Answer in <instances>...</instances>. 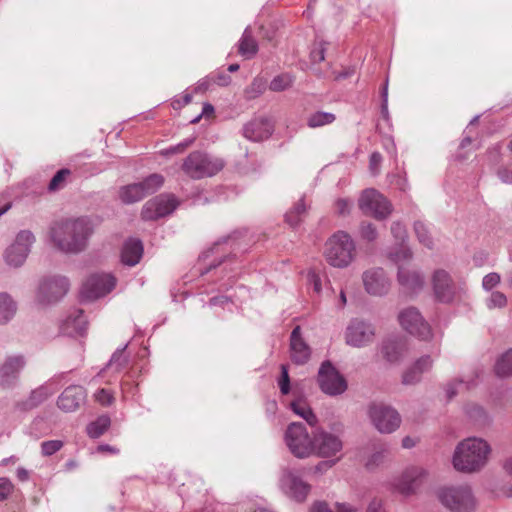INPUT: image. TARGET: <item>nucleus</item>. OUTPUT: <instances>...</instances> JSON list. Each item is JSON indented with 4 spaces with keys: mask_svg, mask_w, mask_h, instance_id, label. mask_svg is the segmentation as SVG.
I'll return each instance as SVG.
<instances>
[{
    "mask_svg": "<svg viewBox=\"0 0 512 512\" xmlns=\"http://www.w3.org/2000/svg\"><path fill=\"white\" fill-rule=\"evenodd\" d=\"M508 303L506 295L501 291H493L485 300V305L489 310L502 309Z\"/></svg>",
    "mask_w": 512,
    "mask_h": 512,
    "instance_id": "obj_44",
    "label": "nucleus"
},
{
    "mask_svg": "<svg viewBox=\"0 0 512 512\" xmlns=\"http://www.w3.org/2000/svg\"><path fill=\"white\" fill-rule=\"evenodd\" d=\"M406 351L405 344L398 340H387L382 345V354L390 363L399 362Z\"/></svg>",
    "mask_w": 512,
    "mask_h": 512,
    "instance_id": "obj_30",
    "label": "nucleus"
},
{
    "mask_svg": "<svg viewBox=\"0 0 512 512\" xmlns=\"http://www.w3.org/2000/svg\"><path fill=\"white\" fill-rule=\"evenodd\" d=\"M491 446L482 438L470 437L459 442L454 450L452 464L456 471L473 474L487 465Z\"/></svg>",
    "mask_w": 512,
    "mask_h": 512,
    "instance_id": "obj_2",
    "label": "nucleus"
},
{
    "mask_svg": "<svg viewBox=\"0 0 512 512\" xmlns=\"http://www.w3.org/2000/svg\"><path fill=\"white\" fill-rule=\"evenodd\" d=\"M17 303L12 296L6 292L0 293V325L11 321L17 312Z\"/></svg>",
    "mask_w": 512,
    "mask_h": 512,
    "instance_id": "obj_31",
    "label": "nucleus"
},
{
    "mask_svg": "<svg viewBox=\"0 0 512 512\" xmlns=\"http://www.w3.org/2000/svg\"><path fill=\"white\" fill-rule=\"evenodd\" d=\"M382 161V156L378 152H374L370 156L369 160V168L373 174H377L379 172V167Z\"/></svg>",
    "mask_w": 512,
    "mask_h": 512,
    "instance_id": "obj_57",
    "label": "nucleus"
},
{
    "mask_svg": "<svg viewBox=\"0 0 512 512\" xmlns=\"http://www.w3.org/2000/svg\"><path fill=\"white\" fill-rule=\"evenodd\" d=\"M366 512H386L383 501L377 498L372 499L368 504Z\"/></svg>",
    "mask_w": 512,
    "mask_h": 512,
    "instance_id": "obj_60",
    "label": "nucleus"
},
{
    "mask_svg": "<svg viewBox=\"0 0 512 512\" xmlns=\"http://www.w3.org/2000/svg\"><path fill=\"white\" fill-rule=\"evenodd\" d=\"M388 453V450L387 449H381L380 451H376L375 453H373L370 458L368 459L367 463H366V466L369 468V469H373L374 467L378 466L379 464H381L386 456V454Z\"/></svg>",
    "mask_w": 512,
    "mask_h": 512,
    "instance_id": "obj_55",
    "label": "nucleus"
},
{
    "mask_svg": "<svg viewBox=\"0 0 512 512\" xmlns=\"http://www.w3.org/2000/svg\"><path fill=\"white\" fill-rule=\"evenodd\" d=\"M432 284L435 297L438 301L442 303H450L454 300L456 288L447 271L443 269L436 270L432 277Z\"/></svg>",
    "mask_w": 512,
    "mask_h": 512,
    "instance_id": "obj_19",
    "label": "nucleus"
},
{
    "mask_svg": "<svg viewBox=\"0 0 512 512\" xmlns=\"http://www.w3.org/2000/svg\"><path fill=\"white\" fill-rule=\"evenodd\" d=\"M498 175L504 183H512V169L501 168L498 171Z\"/></svg>",
    "mask_w": 512,
    "mask_h": 512,
    "instance_id": "obj_63",
    "label": "nucleus"
},
{
    "mask_svg": "<svg viewBox=\"0 0 512 512\" xmlns=\"http://www.w3.org/2000/svg\"><path fill=\"white\" fill-rule=\"evenodd\" d=\"M88 322L84 312L80 309L72 311L62 322L60 329L64 335L78 337L85 335Z\"/></svg>",
    "mask_w": 512,
    "mask_h": 512,
    "instance_id": "obj_27",
    "label": "nucleus"
},
{
    "mask_svg": "<svg viewBox=\"0 0 512 512\" xmlns=\"http://www.w3.org/2000/svg\"><path fill=\"white\" fill-rule=\"evenodd\" d=\"M95 400L101 405H110L113 401L112 394L106 389H100L95 393Z\"/></svg>",
    "mask_w": 512,
    "mask_h": 512,
    "instance_id": "obj_56",
    "label": "nucleus"
},
{
    "mask_svg": "<svg viewBox=\"0 0 512 512\" xmlns=\"http://www.w3.org/2000/svg\"><path fill=\"white\" fill-rule=\"evenodd\" d=\"M397 282L405 293L416 294L421 291L424 286V277L415 269L399 266Z\"/></svg>",
    "mask_w": 512,
    "mask_h": 512,
    "instance_id": "obj_23",
    "label": "nucleus"
},
{
    "mask_svg": "<svg viewBox=\"0 0 512 512\" xmlns=\"http://www.w3.org/2000/svg\"><path fill=\"white\" fill-rule=\"evenodd\" d=\"M63 447V442L60 440L44 441L41 444V452L44 456H51Z\"/></svg>",
    "mask_w": 512,
    "mask_h": 512,
    "instance_id": "obj_47",
    "label": "nucleus"
},
{
    "mask_svg": "<svg viewBox=\"0 0 512 512\" xmlns=\"http://www.w3.org/2000/svg\"><path fill=\"white\" fill-rule=\"evenodd\" d=\"M278 385L283 395H287L290 392V377L285 364L281 365V376L278 380Z\"/></svg>",
    "mask_w": 512,
    "mask_h": 512,
    "instance_id": "obj_50",
    "label": "nucleus"
},
{
    "mask_svg": "<svg viewBox=\"0 0 512 512\" xmlns=\"http://www.w3.org/2000/svg\"><path fill=\"white\" fill-rule=\"evenodd\" d=\"M391 233L396 240L401 242L407 238L406 228L400 221H395L391 224Z\"/></svg>",
    "mask_w": 512,
    "mask_h": 512,
    "instance_id": "obj_54",
    "label": "nucleus"
},
{
    "mask_svg": "<svg viewBox=\"0 0 512 512\" xmlns=\"http://www.w3.org/2000/svg\"><path fill=\"white\" fill-rule=\"evenodd\" d=\"M71 171L69 169L59 170L50 180L48 190L50 192H56L63 189L66 185V180L70 176Z\"/></svg>",
    "mask_w": 512,
    "mask_h": 512,
    "instance_id": "obj_43",
    "label": "nucleus"
},
{
    "mask_svg": "<svg viewBox=\"0 0 512 512\" xmlns=\"http://www.w3.org/2000/svg\"><path fill=\"white\" fill-rule=\"evenodd\" d=\"M437 498L451 512H474L476 499L468 485L440 488Z\"/></svg>",
    "mask_w": 512,
    "mask_h": 512,
    "instance_id": "obj_4",
    "label": "nucleus"
},
{
    "mask_svg": "<svg viewBox=\"0 0 512 512\" xmlns=\"http://www.w3.org/2000/svg\"><path fill=\"white\" fill-rule=\"evenodd\" d=\"M238 52L246 59L253 58L258 52V44L253 37L252 30L247 27L239 41Z\"/></svg>",
    "mask_w": 512,
    "mask_h": 512,
    "instance_id": "obj_32",
    "label": "nucleus"
},
{
    "mask_svg": "<svg viewBox=\"0 0 512 512\" xmlns=\"http://www.w3.org/2000/svg\"><path fill=\"white\" fill-rule=\"evenodd\" d=\"M470 383H471V381L466 382V385H465L466 389H468L470 387ZM464 384H465V382L462 379L455 380V381L449 383L446 387L447 398L452 399L455 395H457L458 387L464 388Z\"/></svg>",
    "mask_w": 512,
    "mask_h": 512,
    "instance_id": "obj_52",
    "label": "nucleus"
},
{
    "mask_svg": "<svg viewBox=\"0 0 512 512\" xmlns=\"http://www.w3.org/2000/svg\"><path fill=\"white\" fill-rule=\"evenodd\" d=\"M292 411L303 418L310 426L314 427L318 423V418L304 399H297L291 402Z\"/></svg>",
    "mask_w": 512,
    "mask_h": 512,
    "instance_id": "obj_33",
    "label": "nucleus"
},
{
    "mask_svg": "<svg viewBox=\"0 0 512 512\" xmlns=\"http://www.w3.org/2000/svg\"><path fill=\"white\" fill-rule=\"evenodd\" d=\"M56 391V384L53 381H48L34 389L26 400L17 402L16 408L20 411L32 410L55 394Z\"/></svg>",
    "mask_w": 512,
    "mask_h": 512,
    "instance_id": "obj_24",
    "label": "nucleus"
},
{
    "mask_svg": "<svg viewBox=\"0 0 512 512\" xmlns=\"http://www.w3.org/2000/svg\"><path fill=\"white\" fill-rule=\"evenodd\" d=\"M212 83L219 86H227L231 82V77L225 72H218L215 76H210Z\"/></svg>",
    "mask_w": 512,
    "mask_h": 512,
    "instance_id": "obj_58",
    "label": "nucleus"
},
{
    "mask_svg": "<svg viewBox=\"0 0 512 512\" xmlns=\"http://www.w3.org/2000/svg\"><path fill=\"white\" fill-rule=\"evenodd\" d=\"M273 126L268 119H253L243 127V136L254 142L262 141L270 137Z\"/></svg>",
    "mask_w": 512,
    "mask_h": 512,
    "instance_id": "obj_28",
    "label": "nucleus"
},
{
    "mask_svg": "<svg viewBox=\"0 0 512 512\" xmlns=\"http://www.w3.org/2000/svg\"><path fill=\"white\" fill-rule=\"evenodd\" d=\"M87 397L86 390L80 385L68 386L58 397L57 406L60 410L69 413L80 408Z\"/></svg>",
    "mask_w": 512,
    "mask_h": 512,
    "instance_id": "obj_20",
    "label": "nucleus"
},
{
    "mask_svg": "<svg viewBox=\"0 0 512 512\" xmlns=\"http://www.w3.org/2000/svg\"><path fill=\"white\" fill-rule=\"evenodd\" d=\"M433 366V359L430 355L418 358L413 364L406 368L402 374L403 385H416L422 380V375L429 372Z\"/></svg>",
    "mask_w": 512,
    "mask_h": 512,
    "instance_id": "obj_25",
    "label": "nucleus"
},
{
    "mask_svg": "<svg viewBox=\"0 0 512 512\" xmlns=\"http://www.w3.org/2000/svg\"><path fill=\"white\" fill-rule=\"evenodd\" d=\"M176 207L174 196L161 194L145 203L141 215L144 220H156L172 213Z\"/></svg>",
    "mask_w": 512,
    "mask_h": 512,
    "instance_id": "obj_17",
    "label": "nucleus"
},
{
    "mask_svg": "<svg viewBox=\"0 0 512 512\" xmlns=\"http://www.w3.org/2000/svg\"><path fill=\"white\" fill-rule=\"evenodd\" d=\"M282 487L286 495L297 502L306 500L311 486L294 473H287L282 478Z\"/></svg>",
    "mask_w": 512,
    "mask_h": 512,
    "instance_id": "obj_22",
    "label": "nucleus"
},
{
    "mask_svg": "<svg viewBox=\"0 0 512 512\" xmlns=\"http://www.w3.org/2000/svg\"><path fill=\"white\" fill-rule=\"evenodd\" d=\"M342 449L343 442L340 436L323 429H318L313 434V454L329 458L340 453Z\"/></svg>",
    "mask_w": 512,
    "mask_h": 512,
    "instance_id": "obj_14",
    "label": "nucleus"
},
{
    "mask_svg": "<svg viewBox=\"0 0 512 512\" xmlns=\"http://www.w3.org/2000/svg\"><path fill=\"white\" fill-rule=\"evenodd\" d=\"M414 233H415L419 243H421L428 249L433 248V245H434L433 238H432L431 233L425 223H423L421 221H416L414 223Z\"/></svg>",
    "mask_w": 512,
    "mask_h": 512,
    "instance_id": "obj_40",
    "label": "nucleus"
},
{
    "mask_svg": "<svg viewBox=\"0 0 512 512\" xmlns=\"http://www.w3.org/2000/svg\"><path fill=\"white\" fill-rule=\"evenodd\" d=\"M26 360L23 355H11L5 358L0 365V386L6 387L13 384L24 369Z\"/></svg>",
    "mask_w": 512,
    "mask_h": 512,
    "instance_id": "obj_21",
    "label": "nucleus"
},
{
    "mask_svg": "<svg viewBox=\"0 0 512 512\" xmlns=\"http://www.w3.org/2000/svg\"><path fill=\"white\" fill-rule=\"evenodd\" d=\"M335 212L339 216H346L350 214L353 206V201L347 198H339L335 201Z\"/></svg>",
    "mask_w": 512,
    "mask_h": 512,
    "instance_id": "obj_49",
    "label": "nucleus"
},
{
    "mask_svg": "<svg viewBox=\"0 0 512 512\" xmlns=\"http://www.w3.org/2000/svg\"><path fill=\"white\" fill-rule=\"evenodd\" d=\"M368 413L374 427L380 433H392L397 430L401 424L400 414L391 406L372 404L369 407Z\"/></svg>",
    "mask_w": 512,
    "mask_h": 512,
    "instance_id": "obj_9",
    "label": "nucleus"
},
{
    "mask_svg": "<svg viewBox=\"0 0 512 512\" xmlns=\"http://www.w3.org/2000/svg\"><path fill=\"white\" fill-rule=\"evenodd\" d=\"M336 120V115L329 112L317 111L311 114L307 119V125L310 128H319L330 125Z\"/></svg>",
    "mask_w": 512,
    "mask_h": 512,
    "instance_id": "obj_38",
    "label": "nucleus"
},
{
    "mask_svg": "<svg viewBox=\"0 0 512 512\" xmlns=\"http://www.w3.org/2000/svg\"><path fill=\"white\" fill-rule=\"evenodd\" d=\"M310 512H332L325 502H316L311 507Z\"/></svg>",
    "mask_w": 512,
    "mask_h": 512,
    "instance_id": "obj_64",
    "label": "nucleus"
},
{
    "mask_svg": "<svg viewBox=\"0 0 512 512\" xmlns=\"http://www.w3.org/2000/svg\"><path fill=\"white\" fill-rule=\"evenodd\" d=\"M308 280L313 284V289L315 292L319 293L321 291V280L319 276L315 272L308 273Z\"/></svg>",
    "mask_w": 512,
    "mask_h": 512,
    "instance_id": "obj_61",
    "label": "nucleus"
},
{
    "mask_svg": "<svg viewBox=\"0 0 512 512\" xmlns=\"http://www.w3.org/2000/svg\"><path fill=\"white\" fill-rule=\"evenodd\" d=\"M164 183V178L160 174H152L144 181L137 183L141 186L145 196L156 192Z\"/></svg>",
    "mask_w": 512,
    "mask_h": 512,
    "instance_id": "obj_41",
    "label": "nucleus"
},
{
    "mask_svg": "<svg viewBox=\"0 0 512 512\" xmlns=\"http://www.w3.org/2000/svg\"><path fill=\"white\" fill-rule=\"evenodd\" d=\"M355 255V243L344 231L334 233L325 243L324 256L331 266L345 268L353 261Z\"/></svg>",
    "mask_w": 512,
    "mask_h": 512,
    "instance_id": "obj_3",
    "label": "nucleus"
},
{
    "mask_svg": "<svg viewBox=\"0 0 512 512\" xmlns=\"http://www.w3.org/2000/svg\"><path fill=\"white\" fill-rule=\"evenodd\" d=\"M291 360L297 365L307 363L311 356V349L301 335L300 326H296L290 336Z\"/></svg>",
    "mask_w": 512,
    "mask_h": 512,
    "instance_id": "obj_26",
    "label": "nucleus"
},
{
    "mask_svg": "<svg viewBox=\"0 0 512 512\" xmlns=\"http://www.w3.org/2000/svg\"><path fill=\"white\" fill-rule=\"evenodd\" d=\"M285 442L291 453L298 458H306L313 454V437L301 422H292L285 432Z\"/></svg>",
    "mask_w": 512,
    "mask_h": 512,
    "instance_id": "obj_6",
    "label": "nucleus"
},
{
    "mask_svg": "<svg viewBox=\"0 0 512 512\" xmlns=\"http://www.w3.org/2000/svg\"><path fill=\"white\" fill-rule=\"evenodd\" d=\"M143 246L141 241L131 239L127 241L121 252V260L125 265L135 266L141 259Z\"/></svg>",
    "mask_w": 512,
    "mask_h": 512,
    "instance_id": "obj_29",
    "label": "nucleus"
},
{
    "mask_svg": "<svg viewBox=\"0 0 512 512\" xmlns=\"http://www.w3.org/2000/svg\"><path fill=\"white\" fill-rule=\"evenodd\" d=\"M317 382L320 390L329 396L341 395L348 388L346 379L330 361L321 364Z\"/></svg>",
    "mask_w": 512,
    "mask_h": 512,
    "instance_id": "obj_8",
    "label": "nucleus"
},
{
    "mask_svg": "<svg viewBox=\"0 0 512 512\" xmlns=\"http://www.w3.org/2000/svg\"><path fill=\"white\" fill-rule=\"evenodd\" d=\"M335 509L337 512H359V509L348 503H339L335 504Z\"/></svg>",
    "mask_w": 512,
    "mask_h": 512,
    "instance_id": "obj_62",
    "label": "nucleus"
},
{
    "mask_svg": "<svg viewBox=\"0 0 512 512\" xmlns=\"http://www.w3.org/2000/svg\"><path fill=\"white\" fill-rule=\"evenodd\" d=\"M494 370L499 377L512 375V348L507 350L497 359Z\"/></svg>",
    "mask_w": 512,
    "mask_h": 512,
    "instance_id": "obj_37",
    "label": "nucleus"
},
{
    "mask_svg": "<svg viewBox=\"0 0 512 512\" xmlns=\"http://www.w3.org/2000/svg\"><path fill=\"white\" fill-rule=\"evenodd\" d=\"M116 285V279L110 274H94L86 279L81 288V297L96 300L110 293Z\"/></svg>",
    "mask_w": 512,
    "mask_h": 512,
    "instance_id": "obj_12",
    "label": "nucleus"
},
{
    "mask_svg": "<svg viewBox=\"0 0 512 512\" xmlns=\"http://www.w3.org/2000/svg\"><path fill=\"white\" fill-rule=\"evenodd\" d=\"M94 232L93 220L87 216H79L54 221L49 235L53 245L61 252L79 254L86 250Z\"/></svg>",
    "mask_w": 512,
    "mask_h": 512,
    "instance_id": "obj_1",
    "label": "nucleus"
},
{
    "mask_svg": "<svg viewBox=\"0 0 512 512\" xmlns=\"http://www.w3.org/2000/svg\"><path fill=\"white\" fill-rule=\"evenodd\" d=\"M362 282L365 291L372 296H384L391 287V281L383 268H370L363 272Z\"/></svg>",
    "mask_w": 512,
    "mask_h": 512,
    "instance_id": "obj_16",
    "label": "nucleus"
},
{
    "mask_svg": "<svg viewBox=\"0 0 512 512\" xmlns=\"http://www.w3.org/2000/svg\"><path fill=\"white\" fill-rule=\"evenodd\" d=\"M292 84L293 77L288 73H283L271 80L269 89L274 92H281L291 87Z\"/></svg>",
    "mask_w": 512,
    "mask_h": 512,
    "instance_id": "obj_42",
    "label": "nucleus"
},
{
    "mask_svg": "<svg viewBox=\"0 0 512 512\" xmlns=\"http://www.w3.org/2000/svg\"><path fill=\"white\" fill-rule=\"evenodd\" d=\"M14 490V485L6 477L0 478V501L6 500Z\"/></svg>",
    "mask_w": 512,
    "mask_h": 512,
    "instance_id": "obj_53",
    "label": "nucleus"
},
{
    "mask_svg": "<svg viewBox=\"0 0 512 512\" xmlns=\"http://www.w3.org/2000/svg\"><path fill=\"white\" fill-rule=\"evenodd\" d=\"M325 47L323 44H320L319 47L313 49L311 51V60L314 63H320L325 59Z\"/></svg>",
    "mask_w": 512,
    "mask_h": 512,
    "instance_id": "obj_59",
    "label": "nucleus"
},
{
    "mask_svg": "<svg viewBox=\"0 0 512 512\" xmlns=\"http://www.w3.org/2000/svg\"><path fill=\"white\" fill-rule=\"evenodd\" d=\"M223 167L224 162L221 159L212 158L199 151L190 153L182 165L183 171L194 179L213 176Z\"/></svg>",
    "mask_w": 512,
    "mask_h": 512,
    "instance_id": "obj_5",
    "label": "nucleus"
},
{
    "mask_svg": "<svg viewBox=\"0 0 512 512\" xmlns=\"http://www.w3.org/2000/svg\"><path fill=\"white\" fill-rule=\"evenodd\" d=\"M427 476V471L422 467H409L395 483V489L404 496H411L417 492Z\"/></svg>",
    "mask_w": 512,
    "mask_h": 512,
    "instance_id": "obj_18",
    "label": "nucleus"
},
{
    "mask_svg": "<svg viewBox=\"0 0 512 512\" xmlns=\"http://www.w3.org/2000/svg\"><path fill=\"white\" fill-rule=\"evenodd\" d=\"M359 234L361 239L368 242H373L378 237V231L376 226L368 221H363L360 223Z\"/></svg>",
    "mask_w": 512,
    "mask_h": 512,
    "instance_id": "obj_45",
    "label": "nucleus"
},
{
    "mask_svg": "<svg viewBox=\"0 0 512 512\" xmlns=\"http://www.w3.org/2000/svg\"><path fill=\"white\" fill-rule=\"evenodd\" d=\"M111 424V420L107 415L99 416L95 421L91 422L87 428V434L91 438H99L103 435Z\"/></svg>",
    "mask_w": 512,
    "mask_h": 512,
    "instance_id": "obj_36",
    "label": "nucleus"
},
{
    "mask_svg": "<svg viewBox=\"0 0 512 512\" xmlns=\"http://www.w3.org/2000/svg\"><path fill=\"white\" fill-rule=\"evenodd\" d=\"M400 325L408 333L426 340L432 335L429 324L424 320L420 312L414 307L402 310L398 316Z\"/></svg>",
    "mask_w": 512,
    "mask_h": 512,
    "instance_id": "obj_13",
    "label": "nucleus"
},
{
    "mask_svg": "<svg viewBox=\"0 0 512 512\" xmlns=\"http://www.w3.org/2000/svg\"><path fill=\"white\" fill-rule=\"evenodd\" d=\"M307 205L305 204L304 198H301L295 205L286 213V222L294 227L297 226L306 215Z\"/></svg>",
    "mask_w": 512,
    "mask_h": 512,
    "instance_id": "obj_35",
    "label": "nucleus"
},
{
    "mask_svg": "<svg viewBox=\"0 0 512 512\" xmlns=\"http://www.w3.org/2000/svg\"><path fill=\"white\" fill-rule=\"evenodd\" d=\"M195 141V137H190L184 139L182 142L175 146H171L170 148L163 150L161 153L163 155H172V154H178L183 153L187 148H189Z\"/></svg>",
    "mask_w": 512,
    "mask_h": 512,
    "instance_id": "obj_48",
    "label": "nucleus"
},
{
    "mask_svg": "<svg viewBox=\"0 0 512 512\" xmlns=\"http://www.w3.org/2000/svg\"><path fill=\"white\" fill-rule=\"evenodd\" d=\"M69 283L66 277L54 276L44 279L38 290V300L49 304L60 300L68 291Z\"/></svg>",
    "mask_w": 512,
    "mask_h": 512,
    "instance_id": "obj_15",
    "label": "nucleus"
},
{
    "mask_svg": "<svg viewBox=\"0 0 512 512\" xmlns=\"http://www.w3.org/2000/svg\"><path fill=\"white\" fill-rule=\"evenodd\" d=\"M119 197L123 203L132 204L145 197V193L137 183L130 184L121 188Z\"/></svg>",
    "mask_w": 512,
    "mask_h": 512,
    "instance_id": "obj_34",
    "label": "nucleus"
},
{
    "mask_svg": "<svg viewBox=\"0 0 512 512\" xmlns=\"http://www.w3.org/2000/svg\"><path fill=\"white\" fill-rule=\"evenodd\" d=\"M501 281V277L496 272L488 273L483 277L482 280V287L486 291L492 290L494 287H496Z\"/></svg>",
    "mask_w": 512,
    "mask_h": 512,
    "instance_id": "obj_51",
    "label": "nucleus"
},
{
    "mask_svg": "<svg viewBox=\"0 0 512 512\" xmlns=\"http://www.w3.org/2000/svg\"><path fill=\"white\" fill-rule=\"evenodd\" d=\"M359 209L377 220H384L393 211L392 204L379 191L373 188L364 190L358 200Z\"/></svg>",
    "mask_w": 512,
    "mask_h": 512,
    "instance_id": "obj_7",
    "label": "nucleus"
},
{
    "mask_svg": "<svg viewBox=\"0 0 512 512\" xmlns=\"http://www.w3.org/2000/svg\"><path fill=\"white\" fill-rule=\"evenodd\" d=\"M34 242L35 237L31 231H20L15 241L4 252L6 264L14 268L23 265Z\"/></svg>",
    "mask_w": 512,
    "mask_h": 512,
    "instance_id": "obj_10",
    "label": "nucleus"
},
{
    "mask_svg": "<svg viewBox=\"0 0 512 512\" xmlns=\"http://www.w3.org/2000/svg\"><path fill=\"white\" fill-rule=\"evenodd\" d=\"M387 256L399 267L405 266V263L410 262L413 258V253L409 247L401 245L390 251Z\"/></svg>",
    "mask_w": 512,
    "mask_h": 512,
    "instance_id": "obj_39",
    "label": "nucleus"
},
{
    "mask_svg": "<svg viewBox=\"0 0 512 512\" xmlns=\"http://www.w3.org/2000/svg\"><path fill=\"white\" fill-rule=\"evenodd\" d=\"M125 348L126 346L116 350L109 361L108 366L116 372L121 371L128 364V357L124 354Z\"/></svg>",
    "mask_w": 512,
    "mask_h": 512,
    "instance_id": "obj_46",
    "label": "nucleus"
},
{
    "mask_svg": "<svg viewBox=\"0 0 512 512\" xmlns=\"http://www.w3.org/2000/svg\"><path fill=\"white\" fill-rule=\"evenodd\" d=\"M375 338V327L362 319H352L345 331V342L352 347H365Z\"/></svg>",
    "mask_w": 512,
    "mask_h": 512,
    "instance_id": "obj_11",
    "label": "nucleus"
}]
</instances>
